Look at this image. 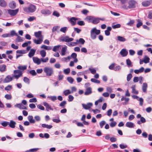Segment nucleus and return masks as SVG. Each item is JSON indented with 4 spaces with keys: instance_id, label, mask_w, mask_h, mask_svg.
Listing matches in <instances>:
<instances>
[{
    "instance_id": "13",
    "label": "nucleus",
    "mask_w": 152,
    "mask_h": 152,
    "mask_svg": "<svg viewBox=\"0 0 152 152\" xmlns=\"http://www.w3.org/2000/svg\"><path fill=\"white\" fill-rule=\"evenodd\" d=\"M13 78L10 75L7 76L4 79L3 81L4 83H8L12 81Z\"/></svg>"
},
{
    "instance_id": "26",
    "label": "nucleus",
    "mask_w": 152,
    "mask_h": 152,
    "mask_svg": "<svg viewBox=\"0 0 152 152\" xmlns=\"http://www.w3.org/2000/svg\"><path fill=\"white\" fill-rule=\"evenodd\" d=\"M6 66L5 65L3 64L0 66V71L1 72H4L6 70Z\"/></svg>"
},
{
    "instance_id": "23",
    "label": "nucleus",
    "mask_w": 152,
    "mask_h": 152,
    "mask_svg": "<svg viewBox=\"0 0 152 152\" xmlns=\"http://www.w3.org/2000/svg\"><path fill=\"white\" fill-rule=\"evenodd\" d=\"M92 92L91 88L89 87L86 89V91L85 92V95H88L91 94Z\"/></svg>"
},
{
    "instance_id": "56",
    "label": "nucleus",
    "mask_w": 152,
    "mask_h": 152,
    "mask_svg": "<svg viewBox=\"0 0 152 152\" xmlns=\"http://www.w3.org/2000/svg\"><path fill=\"white\" fill-rule=\"evenodd\" d=\"M12 88V86L11 85H9L5 87L4 89L6 91H9Z\"/></svg>"
},
{
    "instance_id": "19",
    "label": "nucleus",
    "mask_w": 152,
    "mask_h": 152,
    "mask_svg": "<svg viewBox=\"0 0 152 152\" xmlns=\"http://www.w3.org/2000/svg\"><path fill=\"white\" fill-rule=\"evenodd\" d=\"M7 4L4 0H0V6L4 7L7 6Z\"/></svg>"
},
{
    "instance_id": "52",
    "label": "nucleus",
    "mask_w": 152,
    "mask_h": 152,
    "mask_svg": "<svg viewBox=\"0 0 152 152\" xmlns=\"http://www.w3.org/2000/svg\"><path fill=\"white\" fill-rule=\"evenodd\" d=\"M59 28L58 26H54L52 29V32H54L55 31H57V30Z\"/></svg>"
},
{
    "instance_id": "64",
    "label": "nucleus",
    "mask_w": 152,
    "mask_h": 152,
    "mask_svg": "<svg viewBox=\"0 0 152 152\" xmlns=\"http://www.w3.org/2000/svg\"><path fill=\"white\" fill-rule=\"evenodd\" d=\"M106 124L105 121H102L100 122L99 124L100 125L101 128H102L103 126Z\"/></svg>"
},
{
    "instance_id": "57",
    "label": "nucleus",
    "mask_w": 152,
    "mask_h": 152,
    "mask_svg": "<svg viewBox=\"0 0 152 152\" xmlns=\"http://www.w3.org/2000/svg\"><path fill=\"white\" fill-rule=\"evenodd\" d=\"M67 29V28L66 27H64L61 28L60 30V31L64 33H65Z\"/></svg>"
},
{
    "instance_id": "1",
    "label": "nucleus",
    "mask_w": 152,
    "mask_h": 152,
    "mask_svg": "<svg viewBox=\"0 0 152 152\" xmlns=\"http://www.w3.org/2000/svg\"><path fill=\"white\" fill-rule=\"evenodd\" d=\"M23 11L28 13H33L36 10V6L32 4H31L28 7H25L23 8Z\"/></svg>"
},
{
    "instance_id": "43",
    "label": "nucleus",
    "mask_w": 152,
    "mask_h": 152,
    "mask_svg": "<svg viewBox=\"0 0 152 152\" xmlns=\"http://www.w3.org/2000/svg\"><path fill=\"white\" fill-rule=\"evenodd\" d=\"M23 81L26 83L29 84L30 83V81L29 79L26 77H24L23 78Z\"/></svg>"
},
{
    "instance_id": "35",
    "label": "nucleus",
    "mask_w": 152,
    "mask_h": 152,
    "mask_svg": "<svg viewBox=\"0 0 152 152\" xmlns=\"http://www.w3.org/2000/svg\"><path fill=\"white\" fill-rule=\"evenodd\" d=\"M10 37H13L14 36H18L17 33L14 30H12L11 31L10 34Z\"/></svg>"
},
{
    "instance_id": "62",
    "label": "nucleus",
    "mask_w": 152,
    "mask_h": 152,
    "mask_svg": "<svg viewBox=\"0 0 152 152\" xmlns=\"http://www.w3.org/2000/svg\"><path fill=\"white\" fill-rule=\"evenodd\" d=\"M69 99H68V101L69 102H72V101L74 99V97L72 95H69L68 96Z\"/></svg>"
},
{
    "instance_id": "41",
    "label": "nucleus",
    "mask_w": 152,
    "mask_h": 152,
    "mask_svg": "<svg viewBox=\"0 0 152 152\" xmlns=\"http://www.w3.org/2000/svg\"><path fill=\"white\" fill-rule=\"evenodd\" d=\"M134 23V20L130 19L129 22L127 23L126 25L130 26H132Z\"/></svg>"
},
{
    "instance_id": "46",
    "label": "nucleus",
    "mask_w": 152,
    "mask_h": 152,
    "mask_svg": "<svg viewBox=\"0 0 152 152\" xmlns=\"http://www.w3.org/2000/svg\"><path fill=\"white\" fill-rule=\"evenodd\" d=\"M126 62L127 65L128 66H132V63L130 60L129 59H128L126 60Z\"/></svg>"
},
{
    "instance_id": "6",
    "label": "nucleus",
    "mask_w": 152,
    "mask_h": 152,
    "mask_svg": "<svg viewBox=\"0 0 152 152\" xmlns=\"http://www.w3.org/2000/svg\"><path fill=\"white\" fill-rule=\"evenodd\" d=\"M14 75L13 77H14L15 78L18 79L22 75V73L19 70H15L14 71Z\"/></svg>"
},
{
    "instance_id": "54",
    "label": "nucleus",
    "mask_w": 152,
    "mask_h": 152,
    "mask_svg": "<svg viewBox=\"0 0 152 152\" xmlns=\"http://www.w3.org/2000/svg\"><path fill=\"white\" fill-rule=\"evenodd\" d=\"M77 24L80 26H82L85 25V23L83 21L80 20L78 21Z\"/></svg>"
},
{
    "instance_id": "37",
    "label": "nucleus",
    "mask_w": 152,
    "mask_h": 152,
    "mask_svg": "<svg viewBox=\"0 0 152 152\" xmlns=\"http://www.w3.org/2000/svg\"><path fill=\"white\" fill-rule=\"evenodd\" d=\"M66 101H64L62 102L60 104L59 106L62 108H64L65 105L66 104Z\"/></svg>"
},
{
    "instance_id": "34",
    "label": "nucleus",
    "mask_w": 152,
    "mask_h": 152,
    "mask_svg": "<svg viewBox=\"0 0 152 152\" xmlns=\"http://www.w3.org/2000/svg\"><path fill=\"white\" fill-rule=\"evenodd\" d=\"M150 58L147 56H145L144 57V59H143V61H144V63L145 64L149 63L150 62Z\"/></svg>"
},
{
    "instance_id": "30",
    "label": "nucleus",
    "mask_w": 152,
    "mask_h": 152,
    "mask_svg": "<svg viewBox=\"0 0 152 152\" xmlns=\"http://www.w3.org/2000/svg\"><path fill=\"white\" fill-rule=\"evenodd\" d=\"M135 87L136 86L135 85H133L132 87L131 88L132 89V93L134 94H138V91L135 89Z\"/></svg>"
},
{
    "instance_id": "21",
    "label": "nucleus",
    "mask_w": 152,
    "mask_h": 152,
    "mask_svg": "<svg viewBox=\"0 0 152 152\" xmlns=\"http://www.w3.org/2000/svg\"><path fill=\"white\" fill-rule=\"evenodd\" d=\"M16 124V123L14 121L11 120L10 123H9V126L10 127L14 128L15 127V125Z\"/></svg>"
},
{
    "instance_id": "60",
    "label": "nucleus",
    "mask_w": 152,
    "mask_h": 152,
    "mask_svg": "<svg viewBox=\"0 0 152 152\" xmlns=\"http://www.w3.org/2000/svg\"><path fill=\"white\" fill-rule=\"evenodd\" d=\"M4 97L7 99H11L12 98V96L11 94H6Z\"/></svg>"
},
{
    "instance_id": "7",
    "label": "nucleus",
    "mask_w": 152,
    "mask_h": 152,
    "mask_svg": "<svg viewBox=\"0 0 152 152\" xmlns=\"http://www.w3.org/2000/svg\"><path fill=\"white\" fill-rule=\"evenodd\" d=\"M18 9H17L15 10L9 9L7 10L8 13L11 16H14L18 12Z\"/></svg>"
},
{
    "instance_id": "53",
    "label": "nucleus",
    "mask_w": 152,
    "mask_h": 152,
    "mask_svg": "<svg viewBox=\"0 0 152 152\" xmlns=\"http://www.w3.org/2000/svg\"><path fill=\"white\" fill-rule=\"evenodd\" d=\"M53 15L55 16H56L57 17H58L60 16V14L57 11H54L53 13Z\"/></svg>"
},
{
    "instance_id": "28",
    "label": "nucleus",
    "mask_w": 152,
    "mask_h": 152,
    "mask_svg": "<svg viewBox=\"0 0 152 152\" xmlns=\"http://www.w3.org/2000/svg\"><path fill=\"white\" fill-rule=\"evenodd\" d=\"M76 41L77 43V44L79 43L83 45L84 44L85 42L84 39L82 38H80L79 39V40L77 39Z\"/></svg>"
},
{
    "instance_id": "14",
    "label": "nucleus",
    "mask_w": 152,
    "mask_h": 152,
    "mask_svg": "<svg viewBox=\"0 0 152 152\" xmlns=\"http://www.w3.org/2000/svg\"><path fill=\"white\" fill-rule=\"evenodd\" d=\"M34 36L37 38H43V36L42 35V32L41 31H39L38 32H34Z\"/></svg>"
},
{
    "instance_id": "59",
    "label": "nucleus",
    "mask_w": 152,
    "mask_h": 152,
    "mask_svg": "<svg viewBox=\"0 0 152 152\" xmlns=\"http://www.w3.org/2000/svg\"><path fill=\"white\" fill-rule=\"evenodd\" d=\"M70 69L69 68L65 69L64 70V73L66 74H68L70 72Z\"/></svg>"
},
{
    "instance_id": "16",
    "label": "nucleus",
    "mask_w": 152,
    "mask_h": 152,
    "mask_svg": "<svg viewBox=\"0 0 152 152\" xmlns=\"http://www.w3.org/2000/svg\"><path fill=\"white\" fill-rule=\"evenodd\" d=\"M9 6L10 8L14 9L16 7V4L14 1H12L9 4Z\"/></svg>"
},
{
    "instance_id": "9",
    "label": "nucleus",
    "mask_w": 152,
    "mask_h": 152,
    "mask_svg": "<svg viewBox=\"0 0 152 152\" xmlns=\"http://www.w3.org/2000/svg\"><path fill=\"white\" fill-rule=\"evenodd\" d=\"M120 54L123 56H126L128 54V52L126 49H122L120 52Z\"/></svg>"
},
{
    "instance_id": "27",
    "label": "nucleus",
    "mask_w": 152,
    "mask_h": 152,
    "mask_svg": "<svg viewBox=\"0 0 152 152\" xmlns=\"http://www.w3.org/2000/svg\"><path fill=\"white\" fill-rule=\"evenodd\" d=\"M28 119L31 123H34L35 122V120L33 119V117L32 115H29L28 117Z\"/></svg>"
},
{
    "instance_id": "50",
    "label": "nucleus",
    "mask_w": 152,
    "mask_h": 152,
    "mask_svg": "<svg viewBox=\"0 0 152 152\" xmlns=\"http://www.w3.org/2000/svg\"><path fill=\"white\" fill-rule=\"evenodd\" d=\"M66 48H63L61 50V55L62 56H64L65 54Z\"/></svg>"
},
{
    "instance_id": "11",
    "label": "nucleus",
    "mask_w": 152,
    "mask_h": 152,
    "mask_svg": "<svg viewBox=\"0 0 152 152\" xmlns=\"http://www.w3.org/2000/svg\"><path fill=\"white\" fill-rule=\"evenodd\" d=\"M43 104L45 107L46 110L47 111H49V110H53V109L51 107V106L48 103L46 102H43Z\"/></svg>"
},
{
    "instance_id": "20",
    "label": "nucleus",
    "mask_w": 152,
    "mask_h": 152,
    "mask_svg": "<svg viewBox=\"0 0 152 152\" xmlns=\"http://www.w3.org/2000/svg\"><path fill=\"white\" fill-rule=\"evenodd\" d=\"M148 87V85L146 83H143L142 86V90L143 92L146 93L147 92V90Z\"/></svg>"
},
{
    "instance_id": "22",
    "label": "nucleus",
    "mask_w": 152,
    "mask_h": 152,
    "mask_svg": "<svg viewBox=\"0 0 152 152\" xmlns=\"http://www.w3.org/2000/svg\"><path fill=\"white\" fill-rule=\"evenodd\" d=\"M36 50L33 49H31L28 53V56L30 58H31L34 55Z\"/></svg>"
},
{
    "instance_id": "12",
    "label": "nucleus",
    "mask_w": 152,
    "mask_h": 152,
    "mask_svg": "<svg viewBox=\"0 0 152 152\" xmlns=\"http://www.w3.org/2000/svg\"><path fill=\"white\" fill-rule=\"evenodd\" d=\"M83 107L86 110H88L93 105V104L91 103H88L87 104H82Z\"/></svg>"
},
{
    "instance_id": "31",
    "label": "nucleus",
    "mask_w": 152,
    "mask_h": 152,
    "mask_svg": "<svg viewBox=\"0 0 152 152\" xmlns=\"http://www.w3.org/2000/svg\"><path fill=\"white\" fill-rule=\"evenodd\" d=\"M114 23H112V27L113 29H115L116 28H120L121 27V25L120 24H117L116 25H114Z\"/></svg>"
},
{
    "instance_id": "47",
    "label": "nucleus",
    "mask_w": 152,
    "mask_h": 152,
    "mask_svg": "<svg viewBox=\"0 0 152 152\" xmlns=\"http://www.w3.org/2000/svg\"><path fill=\"white\" fill-rule=\"evenodd\" d=\"M137 22H138V23L137 24L136 26L137 28H139L142 25V23L141 22H140V20L139 19L137 20Z\"/></svg>"
},
{
    "instance_id": "49",
    "label": "nucleus",
    "mask_w": 152,
    "mask_h": 152,
    "mask_svg": "<svg viewBox=\"0 0 152 152\" xmlns=\"http://www.w3.org/2000/svg\"><path fill=\"white\" fill-rule=\"evenodd\" d=\"M29 73L33 76H35L37 75V73L34 70H32L29 71Z\"/></svg>"
},
{
    "instance_id": "4",
    "label": "nucleus",
    "mask_w": 152,
    "mask_h": 152,
    "mask_svg": "<svg viewBox=\"0 0 152 152\" xmlns=\"http://www.w3.org/2000/svg\"><path fill=\"white\" fill-rule=\"evenodd\" d=\"M44 72L47 76H50L53 73V70L52 68L45 67L44 69Z\"/></svg>"
},
{
    "instance_id": "36",
    "label": "nucleus",
    "mask_w": 152,
    "mask_h": 152,
    "mask_svg": "<svg viewBox=\"0 0 152 152\" xmlns=\"http://www.w3.org/2000/svg\"><path fill=\"white\" fill-rule=\"evenodd\" d=\"M117 38L118 40L120 42H124L126 40L125 38L122 37L118 36Z\"/></svg>"
},
{
    "instance_id": "8",
    "label": "nucleus",
    "mask_w": 152,
    "mask_h": 152,
    "mask_svg": "<svg viewBox=\"0 0 152 152\" xmlns=\"http://www.w3.org/2000/svg\"><path fill=\"white\" fill-rule=\"evenodd\" d=\"M74 39L72 38H69L68 36H66L60 39V40L62 42H69L72 41Z\"/></svg>"
},
{
    "instance_id": "3",
    "label": "nucleus",
    "mask_w": 152,
    "mask_h": 152,
    "mask_svg": "<svg viewBox=\"0 0 152 152\" xmlns=\"http://www.w3.org/2000/svg\"><path fill=\"white\" fill-rule=\"evenodd\" d=\"M89 22L92 23L93 24H96L99 22V18H96L92 16H88L86 18Z\"/></svg>"
},
{
    "instance_id": "32",
    "label": "nucleus",
    "mask_w": 152,
    "mask_h": 152,
    "mask_svg": "<svg viewBox=\"0 0 152 152\" xmlns=\"http://www.w3.org/2000/svg\"><path fill=\"white\" fill-rule=\"evenodd\" d=\"M41 48H43L46 50H50L52 49V48L50 46H48L45 45H42Z\"/></svg>"
},
{
    "instance_id": "17",
    "label": "nucleus",
    "mask_w": 152,
    "mask_h": 152,
    "mask_svg": "<svg viewBox=\"0 0 152 152\" xmlns=\"http://www.w3.org/2000/svg\"><path fill=\"white\" fill-rule=\"evenodd\" d=\"M33 60L34 62L38 65H39L41 63V60L37 57H33Z\"/></svg>"
},
{
    "instance_id": "61",
    "label": "nucleus",
    "mask_w": 152,
    "mask_h": 152,
    "mask_svg": "<svg viewBox=\"0 0 152 152\" xmlns=\"http://www.w3.org/2000/svg\"><path fill=\"white\" fill-rule=\"evenodd\" d=\"M115 64L114 63L112 64H111L109 66V68L111 70H114L115 66Z\"/></svg>"
},
{
    "instance_id": "51",
    "label": "nucleus",
    "mask_w": 152,
    "mask_h": 152,
    "mask_svg": "<svg viewBox=\"0 0 152 152\" xmlns=\"http://www.w3.org/2000/svg\"><path fill=\"white\" fill-rule=\"evenodd\" d=\"M9 124V122L8 121H4L1 123V125L4 126L6 127Z\"/></svg>"
},
{
    "instance_id": "25",
    "label": "nucleus",
    "mask_w": 152,
    "mask_h": 152,
    "mask_svg": "<svg viewBox=\"0 0 152 152\" xmlns=\"http://www.w3.org/2000/svg\"><path fill=\"white\" fill-rule=\"evenodd\" d=\"M126 126L128 127L131 128L134 127V125L133 123L131 122H128L126 123Z\"/></svg>"
},
{
    "instance_id": "58",
    "label": "nucleus",
    "mask_w": 152,
    "mask_h": 152,
    "mask_svg": "<svg viewBox=\"0 0 152 152\" xmlns=\"http://www.w3.org/2000/svg\"><path fill=\"white\" fill-rule=\"evenodd\" d=\"M132 77V75L131 74L129 73L127 75V80L128 81H129L131 78Z\"/></svg>"
},
{
    "instance_id": "29",
    "label": "nucleus",
    "mask_w": 152,
    "mask_h": 152,
    "mask_svg": "<svg viewBox=\"0 0 152 152\" xmlns=\"http://www.w3.org/2000/svg\"><path fill=\"white\" fill-rule=\"evenodd\" d=\"M142 5L144 7H147L151 4V2L149 1H146L142 2Z\"/></svg>"
},
{
    "instance_id": "48",
    "label": "nucleus",
    "mask_w": 152,
    "mask_h": 152,
    "mask_svg": "<svg viewBox=\"0 0 152 152\" xmlns=\"http://www.w3.org/2000/svg\"><path fill=\"white\" fill-rule=\"evenodd\" d=\"M63 93L65 96H67L68 94L71 93V92L69 90H66L64 91Z\"/></svg>"
},
{
    "instance_id": "33",
    "label": "nucleus",
    "mask_w": 152,
    "mask_h": 152,
    "mask_svg": "<svg viewBox=\"0 0 152 152\" xmlns=\"http://www.w3.org/2000/svg\"><path fill=\"white\" fill-rule=\"evenodd\" d=\"M42 126L43 128H47L48 129H50L53 127L51 125H48L45 124H42Z\"/></svg>"
},
{
    "instance_id": "63",
    "label": "nucleus",
    "mask_w": 152,
    "mask_h": 152,
    "mask_svg": "<svg viewBox=\"0 0 152 152\" xmlns=\"http://www.w3.org/2000/svg\"><path fill=\"white\" fill-rule=\"evenodd\" d=\"M121 67L120 66L118 65L116 66L115 67H114V70L116 71H118L121 69Z\"/></svg>"
},
{
    "instance_id": "45",
    "label": "nucleus",
    "mask_w": 152,
    "mask_h": 152,
    "mask_svg": "<svg viewBox=\"0 0 152 152\" xmlns=\"http://www.w3.org/2000/svg\"><path fill=\"white\" fill-rule=\"evenodd\" d=\"M91 81L94 83L99 84L100 83V81L99 80H96L94 78H91Z\"/></svg>"
},
{
    "instance_id": "10",
    "label": "nucleus",
    "mask_w": 152,
    "mask_h": 152,
    "mask_svg": "<svg viewBox=\"0 0 152 152\" xmlns=\"http://www.w3.org/2000/svg\"><path fill=\"white\" fill-rule=\"evenodd\" d=\"M41 13L45 15H50L51 14V11L48 9H43L41 11Z\"/></svg>"
},
{
    "instance_id": "55",
    "label": "nucleus",
    "mask_w": 152,
    "mask_h": 152,
    "mask_svg": "<svg viewBox=\"0 0 152 152\" xmlns=\"http://www.w3.org/2000/svg\"><path fill=\"white\" fill-rule=\"evenodd\" d=\"M67 80L71 83H72L74 81V79L71 77H68Z\"/></svg>"
},
{
    "instance_id": "44",
    "label": "nucleus",
    "mask_w": 152,
    "mask_h": 152,
    "mask_svg": "<svg viewBox=\"0 0 152 152\" xmlns=\"http://www.w3.org/2000/svg\"><path fill=\"white\" fill-rule=\"evenodd\" d=\"M39 149L38 148H35L31 149L29 150H27L25 151V152H32L34 151H36Z\"/></svg>"
},
{
    "instance_id": "5",
    "label": "nucleus",
    "mask_w": 152,
    "mask_h": 152,
    "mask_svg": "<svg viewBox=\"0 0 152 152\" xmlns=\"http://www.w3.org/2000/svg\"><path fill=\"white\" fill-rule=\"evenodd\" d=\"M137 2L134 0H131L129 1L128 8L129 9H133L135 8Z\"/></svg>"
},
{
    "instance_id": "24",
    "label": "nucleus",
    "mask_w": 152,
    "mask_h": 152,
    "mask_svg": "<svg viewBox=\"0 0 152 152\" xmlns=\"http://www.w3.org/2000/svg\"><path fill=\"white\" fill-rule=\"evenodd\" d=\"M77 20H78L77 18L73 17L70 19V21L71 22L72 25L73 26L76 24L75 21Z\"/></svg>"
},
{
    "instance_id": "38",
    "label": "nucleus",
    "mask_w": 152,
    "mask_h": 152,
    "mask_svg": "<svg viewBox=\"0 0 152 152\" xmlns=\"http://www.w3.org/2000/svg\"><path fill=\"white\" fill-rule=\"evenodd\" d=\"M60 47V45L55 46L53 47V50L54 52H56L59 49Z\"/></svg>"
},
{
    "instance_id": "42",
    "label": "nucleus",
    "mask_w": 152,
    "mask_h": 152,
    "mask_svg": "<svg viewBox=\"0 0 152 152\" xmlns=\"http://www.w3.org/2000/svg\"><path fill=\"white\" fill-rule=\"evenodd\" d=\"M18 68L20 70H25L26 69H27V66H19L18 67Z\"/></svg>"
},
{
    "instance_id": "18",
    "label": "nucleus",
    "mask_w": 152,
    "mask_h": 152,
    "mask_svg": "<svg viewBox=\"0 0 152 152\" xmlns=\"http://www.w3.org/2000/svg\"><path fill=\"white\" fill-rule=\"evenodd\" d=\"M43 39L42 37L39 38L38 39H36L33 40L34 42L36 44H39L41 43L43 41Z\"/></svg>"
},
{
    "instance_id": "15",
    "label": "nucleus",
    "mask_w": 152,
    "mask_h": 152,
    "mask_svg": "<svg viewBox=\"0 0 152 152\" xmlns=\"http://www.w3.org/2000/svg\"><path fill=\"white\" fill-rule=\"evenodd\" d=\"M15 107H18L20 109H27V107L21 104H17L15 105Z\"/></svg>"
},
{
    "instance_id": "39",
    "label": "nucleus",
    "mask_w": 152,
    "mask_h": 152,
    "mask_svg": "<svg viewBox=\"0 0 152 152\" xmlns=\"http://www.w3.org/2000/svg\"><path fill=\"white\" fill-rule=\"evenodd\" d=\"M40 54L42 57H44L45 56L46 53L44 50H42L40 51Z\"/></svg>"
},
{
    "instance_id": "40",
    "label": "nucleus",
    "mask_w": 152,
    "mask_h": 152,
    "mask_svg": "<svg viewBox=\"0 0 152 152\" xmlns=\"http://www.w3.org/2000/svg\"><path fill=\"white\" fill-rule=\"evenodd\" d=\"M17 36L18 37L15 39V41L16 42H22L23 41V40L21 37L18 36H18Z\"/></svg>"
},
{
    "instance_id": "2",
    "label": "nucleus",
    "mask_w": 152,
    "mask_h": 152,
    "mask_svg": "<svg viewBox=\"0 0 152 152\" xmlns=\"http://www.w3.org/2000/svg\"><path fill=\"white\" fill-rule=\"evenodd\" d=\"M100 33V30H97L96 28L92 29L91 31V37L93 39H95L96 37V35L99 34Z\"/></svg>"
}]
</instances>
